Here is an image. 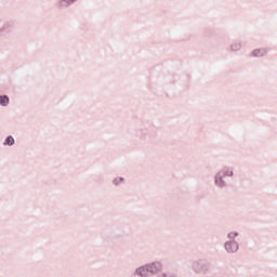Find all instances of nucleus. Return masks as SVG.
I'll use <instances>...</instances> for the list:
<instances>
[{"label": "nucleus", "instance_id": "1", "mask_svg": "<svg viewBox=\"0 0 277 277\" xmlns=\"http://www.w3.org/2000/svg\"><path fill=\"white\" fill-rule=\"evenodd\" d=\"M229 179H235V168L230 166L222 167L214 174V185L217 189H226L229 185Z\"/></svg>", "mask_w": 277, "mask_h": 277}, {"label": "nucleus", "instance_id": "2", "mask_svg": "<svg viewBox=\"0 0 277 277\" xmlns=\"http://www.w3.org/2000/svg\"><path fill=\"white\" fill-rule=\"evenodd\" d=\"M161 272H163V262L154 261L135 268L134 276L136 277L159 276V273Z\"/></svg>", "mask_w": 277, "mask_h": 277}, {"label": "nucleus", "instance_id": "3", "mask_svg": "<svg viewBox=\"0 0 277 277\" xmlns=\"http://www.w3.org/2000/svg\"><path fill=\"white\" fill-rule=\"evenodd\" d=\"M239 232L233 230L227 234V240L224 242V250L227 254H237L239 252Z\"/></svg>", "mask_w": 277, "mask_h": 277}, {"label": "nucleus", "instance_id": "4", "mask_svg": "<svg viewBox=\"0 0 277 277\" xmlns=\"http://www.w3.org/2000/svg\"><path fill=\"white\" fill-rule=\"evenodd\" d=\"M190 269L197 275L209 274V262L205 260H194L190 263Z\"/></svg>", "mask_w": 277, "mask_h": 277}, {"label": "nucleus", "instance_id": "5", "mask_svg": "<svg viewBox=\"0 0 277 277\" xmlns=\"http://www.w3.org/2000/svg\"><path fill=\"white\" fill-rule=\"evenodd\" d=\"M12 29H13L12 23L5 22L0 18V38H3L4 36H9Z\"/></svg>", "mask_w": 277, "mask_h": 277}, {"label": "nucleus", "instance_id": "6", "mask_svg": "<svg viewBox=\"0 0 277 277\" xmlns=\"http://www.w3.org/2000/svg\"><path fill=\"white\" fill-rule=\"evenodd\" d=\"M78 1L79 0H57L56 8L63 12V10H68V8H71V5H75Z\"/></svg>", "mask_w": 277, "mask_h": 277}, {"label": "nucleus", "instance_id": "7", "mask_svg": "<svg viewBox=\"0 0 277 277\" xmlns=\"http://www.w3.org/2000/svg\"><path fill=\"white\" fill-rule=\"evenodd\" d=\"M269 53L268 48H258L250 53V57H265Z\"/></svg>", "mask_w": 277, "mask_h": 277}, {"label": "nucleus", "instance_id": "8", "mask_svg": "<svg viewBox=\"0 0 277 277\" xmlns=\"http://www.w3.org/2000/svg\"><path fill=\"white\" fill-rule=\"evenodd\" d=\"M241 49H243V43H241V41L236 40L229 44L230 53H239Z\"/></svg>", "mask_w": 277, "mask_h": 277}, {"label": "nucleus", "instance_id": "9", "mask_svg": "<svg viewBox=\"0 0 277 277\" xmlns=\"http://www.w3.org/2000/svg\"><path fill=\"white\" fill-rule=\"evenodd\" d=\"M10 105V97L8 95H0V106L8 107Z\"/></svg>", "mask_w": 277, "mask_h": 277}, {"label": "nucleus", "instance_id": "10", "mask_svg": "<svg viewBox=\"0 0 277 277\" xmlns=\"http://www.w3.org/2000/svg\"><path fill=\"white\" fill-rule=\"evenodd\" d=\"M156 277H179L177 274H175L174 272H170V271H167V272H160Z\"/></svg>", "mask_w": 277, "mask_h": 277}, {"label": "nucleus", "instance_id": "11", "mask_svg": "<svg viewBox=\"0 0 277 277\" xmlns=\"http://www.w3.org/2000/svg\"><path fill=\"white\" fill-rule=\"evenodd\" d=\"M14 144H16V141L12 135H9L3 142V146H14Z\"/></svg>", "mask_w": 277, "mask_h": 277}, {"label": "nucleus", "instance_id": "12", "mask_svg": "<svg viewBox=\"0 0 277 277\" xmlns=\"http://www.w3.org/2000/svg\"><path fill=\"white\" fill-rule=\"evenodd\" d=\"M124 183V177H115L113 180V185H115V187H120V185H123Z\"/></svg>", "mask_w": 277, "mask_h": 277}]
</instances>
